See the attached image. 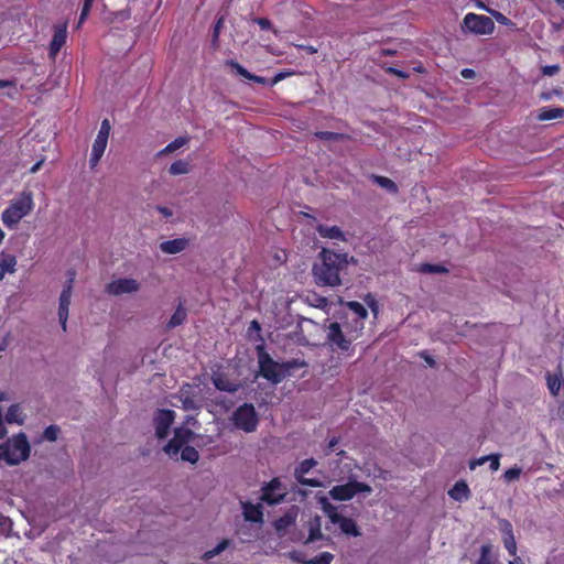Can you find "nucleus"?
Instances as JSON below:
<instances>
[{"label": "nucleus", "instance_id": "obj_38", "mask_svg": "<svg viewBox=\"0 0 564 564\" xmlns=\"http://www.w3.org/2000/svg\"><path fill=\"white\" fill-rule=\"evenodd\" d=\"M186 143H187V138L178 137L175 140H173L172 142H170L160 153L161 154L172 153V152L176 151L177 149L182 148L183 145H185Z\"/></svg>", "mask_w": 564, "mask_h": 564}, {"label": "nucleus", "instance_id": "obj_27", "mask_svg": "<svg viewBox=\"0 0 564 564\" xmlns=\"http://www.w3.org/2000/svg\"><path fill=\"white\" fill-rule=\"evenodd\" d=\"M564 117V108H560V107H555V108H550V107H543L540 109L539 111V115H538V119L540 121H549V120H553V119H557V118H563Z\"/></svg>", "mask_w": 564, "mask_h": 564}, {"label": "nucleus", "instance_id": "obj_8", "mask_svg": "<svg viewBox=\"0 0 564 564\" xmlns=\"http://www.w3.org/2000/svg\"><path fill=\"white\" fill-rule=\"evenodd\" d=\"M462 29L464 32L489 35L495 30V23L491 18L487 15L469 12L463 19Z\"/></svg>", "mask_w": 564, "mask_h": 564}, {"label": "nucleus", "instance_id": "obj_17", "mask_svg": "<svg viewBox=\"0 0 564 564\" xmlns=\"http://www.w3.org/2000/svg\"><path fill=\"white\" fill-rule=\"evenodd\" d=\"M226 65L229 66L231 69H234L238 75L242 76L243 78H246L248 80H252V82L261 84V85H269V83H270V80H268L267 78L250 73L248 69H246L242 65H240L235 59L226 61Z\"/></svg>", "mask_w": 564, "mask_h": 564}, {"label": "nucleus", "instance_id": "obj_64", "mask_svg": "<svg viewBox=\"0 0 564 564\" xmlns=\"http://www.w3.org/2000/svg\"><path fill=\"white\" fill-rule=\"evenodd\" d=\"M10 85H11V82L4 80V79H0V88L8 87Z\"/></svg>", "mask_w": 564, "mask_h": 564}, {"label": "nucleus", "instance_id": "obj_26", "mask_svg": "<svg viewBox=\"0 0 564 564\" xmlns=\"http://www.w3.org/2000/svg\"><path fill=\"white\" fill-rule=\"evenodd\" d=\"M322 524H321V518L318 516H316L315 518H313L311 521H310V528H308V536L305 541L306 544L308 543H313L317 540H322L323 539V534H322Z\"/></svg>", "mask_w": 564, "mask_h": 564}, {"label": "nucleus", "instance_id": "obj_36", "mask_svg": "<svg viewBox=\"0 0 564 564\" xmlns=\"http://www.w3.org/2000/svg\"><path fill=\"white\" fill-rule=\"evenodd\" d=\"M419 271L422 273H447L448 269L443 264L422 263Z\"/></svg>", "mask_w": 564, "mask_h": 564}, {"label": "nucleus", "instance_id": "obj_39", "mask_svg": "<svg viewBox=\"0 0 564 564\" xmlns=\"http://www.w3.org/2000/svg\"><path fill=\"white\" fill-rule=\"evenodd\" d=\"M373 178H375V182L379 186L388 189L389 192H391V193L398 192V187H397L395 183L392 180H390V178H388L386 176H378V175H375Z\"/></svg>", "mask_w": 564, "mask_h": 564}, {"label": "nucleus", "instance_id": "obj_42", "mask_svg": "<svg viewBox=\"0 0 564 564\" xmlns=\"http://www.w3.org/2000/svg\"><path fill=\"white\" fill-rule=\"evenodd\" d=\"M521 473H522V468L521 467L513 466V467L507 469L503 473L502 477H503V480L506 482H511L513 480L519 479V477L521 476Z\"/></svg>", "mask_w": 564, "mask_h": 564}, {"label": "nucleus", "instance_id": "obj_13", "mask_svg": "<svg viewBox=\"0 0 564 564\" xmlns=\"http://www.w3.org/2000/svg\"><path fill=\"white\" fill-rule=\"evenodd\" d=\"M175 420V412L169 409L158 410L154 416L155 434L159 438H165L169 435L170 427Z\"/></svg>", "mask_w": 564, "mask_h": 564}, {"label": "nucleus", "instance_id": "obj_54", "mask_svg": "<svg viewBox=\"0 0 564 564\" xmlns=\"http://www.w3.org/2000/svg\"><path fill=\"white\" fill-rule=\"evenodd\" d=\"M292 73H283V72L275 74L274 77L270 80L269 86L276 85L279 82L283 80L286 76H289Z\"/></svg>", "mask_w": 564, "mask_h": 564}, {"label": "nucleus", "instance_id": "obj_47", "mask_svg": "<svg viewBox=\"0 0 564 564\" xmlns=\"http://www.w3.org/2000/svg\"><path fill=\"white\" fill-rule=\"evenodd\" d=\"M59 427L57 425H50L43 432V437L46 441L54 442L57 440Z\"/></svg>", "mask_w": 564, "mask_h": 564}, {"label": "nucleus", "instance_id": "obj_10", "mask_svg": "<svg viewBox=\"0 0 564 564\" xmlns=\"http://www.w3.org/2000/svg\"><path fill=\"white\" fill-rule=\"evenodd\" d=\"M260 500L274 506L281 503L286 496L285 488L279 478H273L262 487Z\"/></svg>", "mask_w": 564, "mask_h": 564}, {"label": "nucleus", "instance_id": "obj_57", "mask_svg": "<svg viewBox=\"0 0 564 564\" xmlns=\"http://www.w3.org/2000/svg\"><path fill=\"white\" fill-rule=\"evenodd\" d=\"M251 330L260 333L261 325H260V323L257 319L251 321V323L249 325V332H251Z\"/></svg>", "mask_w": 564, "mask_h": 564}, {"label": "nucleus", "instance_id": "obj_18", "mask_svg": "<svg viewBox=\"0 0 564 564\" xmlns=\"http://www.w3.org/2000/svg\"><path fill=\"white\" fill-rule=\"evenodd\" d=\"M336 521L334 524H338L339 529L343 534L350 535V536H359L361 535L360 529L356 521L351 518H347L343 514L339 517H334Z\"/></svg>", "mask_w": 564, "mask_h": 564}, {"label": "nucleus", "instance_id": "obj_46", "mask_svg": "<svg viewBox=\"0 0 564 564\" xmlns=\"http://www.w3.org/2000/svg\"><path fill=\"white\" fill-rule=\"evenodd\" d=\"M228 545H229V541L223 540L213 550L205 552L204 558L209 560V558L214 557L215 555L223 552Z\"/></svg>", "mask_w": 564, "mask_h": 564}, {"label": "nucleus", "instance_id": "obj_63", "mask_svg": "<svg viewBox=\"0 0 564 564\" xmlns=\"http://www.w3.org/2000/svg\"><path fill=\"white\" fill-rule=\"evenodd\" d=\"M371 311L377 315L378 313V305H377V302L375 300H371V302L368 303Z\"/></svg>", "mask_w": 564, "mask_h": 564}, {"label": "nucleus", "instance_id": "obj_6", "mask_svg": "<svg viewBox=\"0 0 564 564\" xmlns=\"http://www.w3.org/2000/svg\"><path fill=\"white\" fill-rule=\"evenodd\" d=\"M232 424L236 429L245 433H252L259 425V417L252 403L239 405L231 415Z\"/></svg>", "mask_w": 564, "mask_h": 564}, {"label": "nucleus", "instance_id": "obj_55", "mask_svg": "<svg viewBox=\"0 0 564 564\" xmlns=\"http://www.w3.org/2000/svg\"><path fill=\"white\" fill-rule=\"evenodd\" d=\"M224 18H219L217 22L215 23L214 31H213V40L217 41L220 32V28L223 26Z\"/></svg>", "mask_w": 564, "mask_h": 564}, {"label": "nucleus", "instance_id": "obj_14", "mask_svg": "<svg viewBox=\"0 0 564 564\" xmlns=\"http://www.w3.org/2000/svg\"><path fill=\"white\" fill-rule=\"evenodd\" d=\"M140 284L134 279H118L107 285V292L112 295L137 292Z\"/></svg>", "mask_w": 564, "mask_h": 564}, {"label": "nucleus", "instance_id": "obj_48", "mask_svg": "<svg viewBox=\"0 0 564 564\" xmlns=\"http://www.w3.org/2000/svg\"><path fill=\"white\" fill-rule=\"evenodd\" d=\"M181 400L183 403V409L186 411L196 410L198 408L195 400L189 395H184L182 393Z\"/></svg>", "mask_w": 564, "mask_h": 564}, {"label": "nucleus", "instance_id": "obj_20", "mask_svg": "<svg viewBox=\"0 0 564 564\" xmlns=\"http://www.w3.org/2000/svg\"><path fill=\"white\" fill-rule=\"evenodd\" d=\"M448 496L455 501H467L470 498V489L465 480H458L448 490Z\"/></svg>", "mask_w": 564, "mask_h": 564}, {"label": "nucleus", "instance_id": "obj_51", "mask_svg": "<svg viewBox=\"0 0 564 564\" xmlns=\"http://www.w3.org/2000/svg\"><path fill=\"white\" fill-rule=\"evenodd\" d=\"M290 557L292 561L300 564H307L308 560L306 558L303 552L293 551L290 553Z\"/></svg>", "mask_w": 564, "mask_h": 564}, {"label": "nucleus", "instance_id": "obj_34", "mask_svg": "<svg viewBox=\"0 0 564 564\" xmlns=\"http://www.w3.org/2000/svg\"><path fill=\"white\" fill-rule=\"evenodd\" d=\"M181 459L184 462H188L191 464H196L199 459V453L198 451L189 445L184 446L181 448Z\"/></svg>", "mask_w": 564, "mask_h": 564}, {"label": "nucleus", "instance_id": "obj_53", "mask_svg": "<svg viewBox=\"0 0 564 564\" xmlns=\"http://www.w3.org/2000/svg\"><path fill=\"white\" fill-rule=\"evenodd\" d=\"M560 66L558 65H545L542 67V74L546 76H553L556 73H558Z\"/></svg>", "mask_w": 564, "mask_h": 564}, {"label": "nucleus", "instance_id": "obj_24", "mask_svg": "<svg viewBox=\"0 0 564 564\" xmlns=\"http://www.w3.org/2000/svg\"><path fill=\"white\" fill-rule=\"evenodd\" d=\"M187 243H188L187 239L176 238L173 240H167V241L162 242L160 245V249L164 253L176 254L178 252H182L186 248Z\"/></svg>", "mask_w": 564, "mask_h": 564}, {"label": "nucleus", "instance_id": "obj_11", "mask_svg": "<svg viewBox=\"0 0 564 564\" xmlns=\"http://www.w3.org/2000/svg\"><path fill=\"white\" fill-rule=\"evenodd\" d=\"M194 436L195 433L192 430L177 427L174 431L173 437L167 442L163 449L170 457H175L178 455L181 448L186 446V444L191 442Z\"/></svg>", "mask_w": 564, "mask_h": 564}, {"label": "nucleus", "instance_id": "obj_35", "mask_svg": "<svg viewBox=\"0 0 564 564\" xmlns=\"http://www.w3.org/2000/svg\"><path fill=\"white\" fill-rule=\"evenodd\" d=\"M169 172L172 175L187 174L189 172V164L186 161L177 160L171 164Z\"/></svg>", "mask_w": 564, "mask_h": 564}, {"label": "nucleus", "instance_id": "obj_44", "mask_svg": "<svg viewBox=\"0 0 564 564\" xmlns=\"http://www.w3.org/2000/svg\"><path fill=\"white\" fill-rule=\"evenodd\" d=\"M498 528L502 534V538L513 535V527L509 520L500 519L498 522Z\"/></svg>", "mask_w": 564, "mask_h": 564}, {"label": "nucleus", "instance_id": "obj_59", "mask_svg": "<svg viewBox=\"0 0 564 564\" xmlns=\"http://www.w3.org/2000/svg\"><path fill=\"white\" fill-rule=\"evenodd\" d=\"M460 74L466 79L473 78L475 76V72L470 68H464Z\"/></svg>", "mask_w": 564, "mask_h": 564}, {"label": "nucleus", "instance_id": "obj_31", "mask_svg": "<svg viewBox=\"0 0 564 564\" xmlns=\"http://www.w3.org/2000/svg\"><path fill=\"white\" fill-rule=\"evenodd\" d=\"M318 502L322 507V510L325 512V514L329 519V521L332 523H334L336 521V519L334 517L340 516V513L337 511V507L332 505L326 497H321L318 499Z\"/></svg>", "mask_w": 564, "mask_h": 564}, {"label": "nucleus", "instance_id": "obj_7", "mask_svg": "<svg viewBox=\"0 0 564 564\" xmlns=\"http://www.w3.org/2000/svg\"><path fill=\"white\" fill-rule=\"evenodd\" d=\"M372 488L361 481L349 480L346 484L336 485L329 491L328 495L333 500L347 501L352 499L358 494H371Z\"/></svg>", "mask_w": 564, "mask_h": 564}, {"label": "nucleus", "instance_id": "obj_4", "mask_svg": "<svg viewBox=\"0 0 564 564\" xmlns=\"http://www.w3.org/2000/svg\"><path fill=\"white\" fill-rule=\"evenodd\" d=\"M357 328L344 330L338 322H332L326 328V344L332 351L350 355L354 352L352 341L359 337Z\"/></svg>", "mask_w": 564, "mask_h": 564}, {"label": "nucleus", "instance_id": "obj_43", "mask_svg": "<svg viewBox=\"0 0 564 564\" xmlns=\"http://www.w3.org/2000/svg\"><path fill=\"white\" fill-rule=\"evenodd\" d=\"M490 552H491V546L489 544L481 545L480 556L477 560L476 564H491Z\"/></svg>", "mask_w": 564, "mask_h": 564}, {"label": "nucleus", "instance_id": "obj_45", "mask_svg": "<svg viewBox=\"0 0 564 564\" xmlns=\"http://www.w3.org/2000/svg\"><path fill=\"white\" fill-rule=\"evenodd\" d=\"M502 541H503V545H505L506 550L508 551L509 555L516 556L517 555V542H516L514 535L505 536V538H502Z\"/></svg>", "mask_w": 564, "mask_h": 564}, {"label": "nucleus", "instance_id": "obj_60", "mask_svg": "<svg viewBox=\"0 0 564 564\" xmlns=\"http://www.w3.org/2000/svg\"><path fill=\"white\" fill-rule=\"evenodd\" d=\"M380 54L382 56H393L397 54V51L395 50H391V48H382Z\"/></svg>", "mask_w": 564, "mask_h": 564}, {"label": "nucleus", "instance_id": "obj_12", "mask_svg": "<svg viewBox=\"0 0 564 564\" xmlns=\"http://www.w3.org/2000/svg\"><path fill=\"white\" fill-rule=\"evenodd\" d=\"M317 465V460L314 458H307L302 460L294 469V478L297 484L307 487H322L323 482L317 478H307L305 475Z\"/></svg>", "mask_w": 564, "mask_h": 564}, {"label": "nucleus", "instance_id": "obj_32", "mask_svg": "<svg viewBox=\"0 0 564 564\" xmlns=\"http://www.w3.org/2000/svg\"><path fill=\"white\" fill-rule=\"evenodd\" d=\"M6 421L8 423H17V424H23V415H22V411H21V408L19 404H12L7 413H6Z\"/></svg>", "mask_w": 564, "mask_h": 564}, {"label": "nucleus", "instance_id": "obj_22", "mask_svg": "<svg viewBox=\"0 0 564 564\" xmlns=\"http://www.w3.org/2000/svg\"><path fill=\"white\" fill-rule=\"evenodd\" d=\"M500 454H490L479 458L471 459L469 462V468L471 470L476 469L477 466L484 465L486 462H489V468L491 471H497L500 467Z\"/></svg>", "mask_w": 564, "mask_h": 564}, {"label": "nucleus", "instance_id": "obj_21", "mask_svg": "<svg viewBox=\"0 0 564 564\" xmlns=\"http://www.w3.org/2000/svg\"><path fill=\"white\" fill-rule=\"evenodd\" d=\"M243 517L247 521L261 523L263 521V510L262 506L257 503L253 505L251 502L242 503Z\"/></svg>", "mask_w": 564, "mask_h": 564}, {"label": "nucleus", "instance_id": "obj_50", "mask_svg": "<svg viewBox=\"0 0 564 564\" xmlns=\"http://www.w3.org/2000/svg\"><path fill=\"white\" fill-rule=\"evenodd\" d=\"M110 122L108 119H104L101 121V124H100V129L98 131V134L97 135H101V137H105V138H109V133H110Z\"/></svg>", "mask_w": 564, "mask_h": 564}, {"label": "nucleus", "instance_id": "obj_2", "mask_svg": "<svg viewBox=\"0 0 564 564\" xmlns=\"http://www.w3.org/2000/svg\"><path fill=\"white\" fill-rule=\"evenodd\" d=\"M257 354L260 376L274 384L291 376L292 370L307 366L306 361L301 359L278 362L265 351L263 345L257 346Z\"/></svg>", "mask_w": 564, "mask_h": 564}, {"label": "nucleus", "instance_id": "obj_52", "mask_svg": "<svg viewBox=\"0 0 564 564\" xmlns=\"http://www.w3.org/2000/svg\"><path fill=\"white\" fill-rule=\"evenodd\" d=\"M254 23H257L261 30L272 29V22L268 18H256Z\"/></svg>", "mask_w": 564, "mask_h": 564}, {"label": "nucleus", "instance_id": "obj_16", "mask_svg": "<svg viewBox=\"0 0 564 564\" xmlns=\"http://www.w3.org/2000/svg\"><path fill=\"white\" fill-rule=\"evenodd\" d=\"M212 381L219 391L236 393L240 388L239 382L231 381L224 372H215L212 377Z\"/></svg>", "mask_w": 564, "mask_h": 564}, {"label": "nucleus", "instance_id": "obj_15", "mask_svg": "<svg viewBox=\"0 0 564 564\" xmlns=\"http://www.w3.org/2000/svg\"><path fill=\"white\" fill-rule=\"evenodd\" d=\"M67 39V23L58 24L54 28V34L50 43L48 54L52 58L58 54Z\"/></svg>", "mask_w": 564, "mask_h": 564}, {"label": "nucleus", "instance_id": "obj_37", "mask_svg": "<svg viewBox=\"0 0 564 564\" xmlns=\"http://www.w3.org/2000/svg\"><path fill=\"white\" fill-rule=\"evenodd\" d=\"M315 135L319 140H325V141H341V140L346 139L345 134L338 133V132H333V131H317L315 133Z\"/></svg>", "mask_w": 564, "mask_h": 564}, {"label": "nucleus", "instance_id": "obj_23", "mask_svg": "<svg viewBox=\"0 0 564 564\" xmlns=\"http://www.w3.org/2000/svg\"><path fill=\"white\" fill-rule=\"evenodd\" d=\"M316 231L322 238L346 241V236L338 226L318 225Z\"/></svg>", "mask_w": 564, "mask_h": 564}, {"label": "nucleus", "instance_id": "obj_28", "mask_svg": "<svg viewBox=\"0 0 564 564\" xmlns=\"http://www.w3.org/2000/svg\"><path fill=\"white\" fill-rule=\"evenodd\" d=\"M546 383L547 388L550 390V393L553 397H557L560 394L561 388L564 384V380L562 378V375L556 373H550L546 375Z\"/></svg>", "mask_w": 564, "mask_h": 564}, {"label": "nucleus", "instance_id": "obj_3", "mask_svg": "<svg viewBox=\"0 0 564 564\" xmlns=\"http://www.w3.org/2000/svg\"><path fill=\"white\" fill-rule=\"evenodd\" d=\"M34 207L33 194L30 191H23L12 199L9 206L2 213V223L8 229H15L22 218L28 216Z\"/></svg>", "mask_w": 564, "mask_h": 564}, {"label": "nucleus", "instance_id": "obj_19", "mask_svg": "<svg viewBox=\"0 0 564 564\" xmlns=\"http://www.w3.org/2000/svg\"><path fill=\"white\" fill-rule=\"evenodd\" d=\"M108 139L101 135H97L91 148L89 164L94 169L100 161L104 152L107 148Z\"/></svg>", "mask_w": 564, "mask_h": 564}, {"label": "nucleus", "instance_id": "obj_25", "mask_svg": "<svg viewBox=\"0 0 564 564\" xmlns=\"http://www.w3.org/2000/svg\"><path fill=\"white\" fill-rule=\"evenodd\" d=\"M347 306L352 313H355L357 315L358 318L355 321V323H356L355 328H357L358 332H361V329L364 328V321L368 316V312H367L366 307L357 301L348 302Z\"/></svg>", "mask_w": 564, "mask_h": 564}, {"label": "nucleus", "instance_id": "obj_5", "mask_svg": "<svg viewBox=\"0 0 564 564\" xmlns=\"http://www.w3.org/2000/svg\"><path fill=\"white\" fill-rule=\"evenodd\" d=\"M30 453L31 447L24 433H19L6 443L0 444V459L4 460L10 466L26 460Z\"/></svg>", "mask_w": 564, "mask_h": 564}, {"label": "nucleus", "instance_id": "obj_41", "mask_svg": "<svg viewBox=\"0 0 564 564\" xmlns=\"http://www.w3.org/2000/svg\"><path fill=\"white\" fill-rule=\"evenodd\" d=\"M333 560L334 555L330 552L325 551L308 560L307 564H330Z\"/></svg>", "mask_w": 564, "mask_h": 564}, {"label": "nucleus", "instance_id": "obj_1", "mask_svg": "<svg viewBox=\"0 0 564 564\" xmlns=\"http://www.w3.org/2000/svg\"><path fill=\"white\" fill-rule=\"evenodd\" d=\"M348 264L347 253L323 248L312 269L315 283L318 286H340L343 278L348 273Z\"/></svg>", "mask_w": 564, "mask_h": 564}, {"label": "nucleus", "instance_id": "obj_30", "mask_svg": "<svg viewBox=\"0 0 564 564\" xmlns=\"http://www.w3.org/2000/svg\"><path fill=\"white\" fill-rule=\"evenodd\" d=\"M186 316V310L184 308L182 302H180L178 306L176 307L175 312L173 313L167 323V328L172 329L176 326L182 325L185 322Z\"/></svg>", "mask_w": 564, "mask_h": 564}, {"label": "nucleus", "instance_id": "obj_61", "mask_svg": "<svg viewBox=\"0 0 564 564\" xmlns=\"http://www.w3.org/2000/svg\"><path fill=\"white\" fill-rule=\"evenodd\" d=\"M43 162H44L43 160L37 161V162H36V163H35V164L30 169V173H32V174L36 173V172L41 169V166H42Z\"/></svg>", "mask_w": 564, "mask_h": 564}, {"label": "nucleus", "instance_id": "obj_56", "mask_svg": "<svg viewBox=\"0 0 564 564\" xmlns=\"http://www.w3.org/2000/svg\"><path fill=\"white\" fill-rule=\"evenodd\" d=\"M339 440L337 437H332L329 441H328V444L326 446V451H325V454L326 455H329L334 449L335 447L337 446Z\"/></svg>", "mask_w": 564, "mask_h": 564}, {"label": "nucleus", "instance_id": "obj_33", "mask_svg": "<svg viewBox=\"0 0 564 564\" xmlns=\"http://www.w3.org/2000/svg\"><path fill=\"white\" fill-rule=\"evenodd\" d=\"M479 8L486 10L488 13L491 14V17L499 23V24H502V25H506V26H509V28H512L514 29L516 28V23L512 22L509 18H507L505 14H502L501 12L499 11H496V10H492V9H489L487 8L485 4H479L478 6Z\"/></svg>", "mask_w": 564, "mask_h": 564}, {"label": "nucleus", "instance_id": "obj_29", "mask_svg": "<svg viewBox=\"0 0 564 564\" xmlns=\"http://www.w3.org/2000/svg\"><path fill=\"white\" fill-rule=\"evenodd\" d=\"M17 258L11 253L4 251L0 252V269L6 273H13L15 271Z\"/></svg>", "mask_w": 564, "mask_h": 564}, {"label": "nucleus", "instance_id": "obj_58", "mask_svg": "<svg viewBox=\"0 0 564 564\" xmlns=\"http://www.w3.org/2000/svg\"><path fill=\"white\" fill-rule=\"evenodd\" d=\"M156 209L160 214H162L164 217H171L172 212L167 207L164 206H156Z\"/></svg>", "mask_w": 564, "mask_h": 564}, {"label": "nucleus", "instance_id": "obj_9", "mask_svg": "<svg viewBox=\"0 0 564 564\" xmlns=\"http://www.w3.org/2000/svg\"><path fill=\"white\" fill-rule=\"evenodd\" d=\"M67 281L64 284L59 296V305H58V319L63 330L65 332L67 328V319H68V311L70 305V299L73 293V284L75 282L76 272L75 270H69L67 272Z\"/></svg>", "mask_w": 564, "mask_h": 564}, {"label": "nucleus", "instance_id": "obj_40", "mask_svg": "<svg viewBox=\"0 0 564 564\" xmlns=\"http://www.w3.org/2000/svg\"><path fill=\"white\" fill-rule=\"evenodd\" d=\"M95 0H83L82 11L76 28L79 29L89 15Z\"/></svg>", "mask_w": 564, "mask_h": 564}, {"label": "nucleus", "instance_id": "obj_49", "mask_svg": "<svg viewBox=\"0 0 564 564\" xmlns=\"http://www.w3.org/2000/svg\"><path fill=\"white\" fill-rule=\"evenodd\" d=\"M386 73L387 74H390V75H394L397 76L398 78H401V79H406L409 77V74L404 70H401V69H398L393 66H388L384 68Z\"/></svg>", "mask_w": 564, "mask_h": 564}, {"label": "nucleus", "instance_id": "obj_62", "mask_svg": "<svg viewBox=\"0 0 564 564\" xmlns=\"http://www.w3.org/2000/svg\"><path fill=\"white\" fill-rule=\"evenodd\" d=\"M421 356L425 359V361L431 366V367H434L435 366V360L426 355L425 352L421 354Z\"/></svg>", "mask_w": 564, "mask_h": 564}]
</instances>
